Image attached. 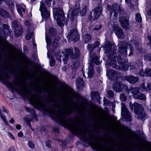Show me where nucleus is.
I'll use <instances>...</instances> for the list:
<instances>
[{"instance_id":"4c0bfd02","label":"nucleus","mask_w":151,"mask_h":151,"mask_svg":"<svg viewBox=\"0 0 151 151\" xmlns=\"http://www.w3.org/2000/svg\"><path fill=\"white\" fill-rule=\"evenodd\" d=\"M49 33L50 36H55L56 34V30L54 28H50L49 29Z\"/></svg>"},{"instance_id":"412c9836","label":"nucleus","mask_w":151,"mask_h":151,"mask_svg":"<svg viewBox=\"0 0 151 151\" xmlns=\"http://www.w3.org/2000/svg\"><path fill=\"white\" fill-rule=\"evenodd\" d=\"M92 12H93V17L95 18H98L102 12V8L99 6L95 8Z\"/></svg>"},{"instance_id":"72a5a7b5","label":"nucleus","mask_w":151,"mask_h":151,"mask_svg":"<svg viewBox=\"0 0 151 151\" xmlns=\"http://www.w3.org/2000/svg\"><path fill=\"white\" fill-rule=\"evenodd\" d=\"M120 88L121 92L124 91H128L129 90V89L127 85L121 83H120Z\"/></svg>"},{"instance_id":"1a4fd4ad","label":"nucleus","mask_w":151,"mask_h":151,"mask_svg":"<svg viewBox=\"0 0 151 151\" xmlns=\"http://www.w3.org/2000/svg\"><path fill=\"white\" fill-rule=\"evenodd\" d=\"M40 11L42 18L45 20L48 19L50 16V13L46 8L45 3L42 1H40Z\"/></svg>"},{"instance_id":"0eeeda50","label":"nucleus","mask_w":151,"mask_h":151,"mask_svg":"<svg viewBox=\"0 0 151 151\" xmlns=\"http://www.w3.org/2000/svg\"><path fill=\"white\" fill-rule=\"evenodd\" d=\"M107 8L110 12L111 17L113 13V19L114 20L116 19L117 14H119L121 11L120 6L118 4L114 3L113 4L112 6L109 5H107Z\"/></svg>"},{"instance_id":"09e8293b","label":"nucleus","mask_w":151,"mask_h":151,"mask_svg":"<svg viewBox=\"0 0 151 151\" xmlns=\"http://www.w3.org/2000/svg\"><path fill=\"white\" fill-rule=\"evenodd\" d=\"M55 56L56 59L59 61H60V62H61V60L60 59V58L61 57V54H60V52H57L55 54Z\"/></svg>"},{"instance_id":"864d4df0","label":"nucleus","mask_w":151,"mask_h":151,"mask_svg":"<svg viewBox=\"0 0 151 151\" xmlns=\"http://www.w3.org/2000/svg\"><path fill=\"white\" fill-rule=\"evenodd\" d=\"M7 4L8 6L9 9H10L12 11L14 8V3L11 2L10 3H7Z\"/></svg>"},{"instance_id":"393cba45","label":"nucleus","mask_w":151,"mask_h":151,"mask_svg":"<svg viewBox=\"0 0 151 151\" xmlns=\"http://www.w3.org/2000/svg\"><path fill=\"white\" fill-rule=\"evenodd\" d=\"M4 69L3 68L2 69H0V78L8 79L9 78V76L7 73L4 72Z\"/></svg>"},{"instance_id":"5fc2aeb1","label":"nucleus","mask_w":151,"mask_h":151,"mask_svg":"<svg viewBox=\"0 0 151 151\" xmlns=\"http://www.w3.org/2000/svg\"><path fill=\"white\" fill-rule=\"evenodd\" d=\"M33 33H29L27 34L26 36V39L27 40H29L31 39L32 36L33 35Z\"/></svg>"},{"instance_id":"4468645a","label":"nucleus","mask_w":151,"mask_h":151,"mask_svg":"<svg viewBox=\"0 0 151 151\" xmlns=\"http://www.w3.org/2000/svg\"><path fill=\"white\" fill-rule=\"evenodd\" d=\"M79 8H75L72 12L71 19L72 20L71 24H74V26H77V20L76 16L78 14L79 11Z\"/></svg>"},{"instance_id":"f03ea898","label":"nucleus","mask_w":151,"mask_h":151,"mask_svg":"<svg viewBox=\"0 0 151 151\" xmlns=\"http://www.w3.org/2000/svg\"><path fill=\"white\" fill-rule=\"evenodd\" d=\"M112 45L110 42L106 43L103 47L104 49V53L107 54V56L109 60L107 63L108 65H110L114 68L119 70H126L129 65L127 60H123L121 57L117 53H116V47H113Z\"/></svg>"},{"instance_id":"c9c22d12","label":"nucleus","mask_w":151,"mask_h":151,"mask_svg":"<svg viewBox=\"0 0 151 151\" xmlns=\"http://www.w3.org/2000/svg\"><path fill=\"white\" fill-rule=\"evenodd\" d=\"M50 101L54 103V105L55 107L57 108H59L60 105L58 102V100L55 98H51L50 99Z\"/></svg>"},{"instance_id":"69168bd1","label":"nucleus","mask_w":151,"mask_h":151,"mask_svg":"<svg viewBox=\"0 0 151 151\" xmlns=\"http://www.w3.org/2000/svg\"><path fill=\"white\" fill-rule=\"evenodd\" d=\"M104 104H103L104 106H107L109 103V101L108 99L104 98Z\"/></svg>"},{"instance_id":"3c124183","label":"nucleus","mask_w":151,"mask_h":151,"mask_svg":"<svg viewBox=\"0 0 151 151\" xmlns=\"http://www.w3.org/2000/svg\"><path fill=\"white\" fill-rule=\"evenodd\" d=\"M57 22L58 25L60 27H62L63 25V22L64 20H61L59 19V20L55 19Z\"/></svg>"},{"instance_id":"6e6552de","label":"nucleus","mask_w":151,"mask_h":151,"mask_svg":"<svg viewBox=\"0 0 151 151\" xmlns=\"http://www.w3.org/2000/svg\"><path fill=\"white\" fill-rule=\"evenodd\" d=\"M91 58H92V60H89L90 65L88 67V76L90 78L93 77L94 73V70L93 67V63H95L97 65H99L101 64V63L99 61V58L97 57L96 55L93 56H91Z\"/></svg>"},{"instance_id":"423d86ee","label":"nucleus","mask_w":151,"mask_h":151,"mask_svg":"<svg viewBox=\"0 0 151 151\" xmlns=\"http://www.w3.org/2000/svg\"><path fill=\"white\" fill-rule=\"evenodd\" d=\"M65 58L63 59V61L64 64L67 62V58H71L73 59H77L79 58L80 56V52L79 49L76 47L73 49L68 48L65 50Z\"/></svg>"},{"instance_id":"0e129e2a","label":"nucleus","mask_w":151,"mask_h":151,"mask_svg":"<svg viewBox=\"0 0 151 151\" xmlns=\"http://www.w3.org/2000/svg\"><path fill=\"white\" fill-rule=\"evenodd\" d=\"M116 101H114L112 103L111 109L113 113H114V108L115 107V103Z\"/></svg>"},{"instance_id":"a19ab883","label":"nucleus","mask_w":151,"mask_h":151,"mask_svg":"<svg viewBox=\"0 0 151 151\" xmlns=\"http://www.w3.org/2000/svg\"><path fill=\"white\" fill-rule=\"evenodd\" d=\"M120 99L121 101H125L127 100V97L124 93H122L120 95Z\"/></svg>"},{"instance_id":"a18cd8bd","label":"nucleus","mask_w":151,"mask_h":151,"mask_svg":"<svg viewBox=\"0 0 151 151\" xmlns=\"http://www.w3.org/2000/svg\"><path fill=\"white\" fill-rule=\"evenodd\" d=\"M145 76H151V69L147 68L145 69Z\"/></svg>"},{"instance_id":"4be33fe9","label":"nucleus","mask_w":151,"mask_h":151,"mask_svg":"<svg viewBox=\"0 0 151 151\" xmlns=\"http://www.w3.org/2000/svg\"><path fill=\"white\" fill-rule=\"evenodd\" d=\"M3 27L4 30L3 31L4 34L5 36H8V35H11L12 31L9 29L10 27L8 24H3Z\"/></svg>"},{"instance_id":"c03bdc74","label":"nucleus","mask_w":151,"mask_h":151,"mask_svg":"<svg viewBox=\"0 0 151 151\" xmlns=\"http://www.w3.org/2000/svg\"><path fill=\"white\" fill-rule=\"evenodd\" d=\"M145 59L148 61H151V53L147 54L144 56Z\"/></svg>"},{"instance_id":"37998d69","label":"nucleus","mask_w":151,"mask_h":151,"mask_svg":"<svg viewBox=\"0 0 151 151\" xmlns=\"http://www.w3.org/2000/svg\"><path fill=\"white\" fill-rule=\"evenodd\" d=\"M135 19L138 22H140L142 21V18L139 13H137L136 14Z\"/></svg>"},{"instance_id":"9d476101","label":"nucleus","mask_w":151,"mask_h":151,"mask_svg":"<svg viewBox=\"0 0 151 151\" xmlns=\"http://www.w3.org/2000/svg\"><path fill=\"white\" fill-rule=\"evenodd\" d=\"M129 105L132 111L135 113H142L144 110L142 106L136 102L133 104L129 103Z\"/></svg>"},{"instance_id":"5701e85b","label":"nucleus","mask_w":151,"mask_h":151,"mask_svg":"<svg viewBox=\"0 0 151 151\" xmlns=\"http://www.w3.org/2000/svg\"><path fill=\"white\" fill-rule=\"evenodd\" d=\"M130 92L133 94L134 98L137 96L138 94L140 92L139 89L137 87H131L129 90Z\"/></svg>"},{"instance_id":"c756f323","label":"nucleus","mask_w":151,"mask_h":151,"mask_svg":"<svg viewBox=\"0 0 151 151\" xmlns=\"http://www.w3.org/2000/svg\"><path fill=\"white\" fill-rule=\"evenodd\" d=\"M135 116L138 119L142 120L147 119L148 117L147 114H136Z\"/></svg>"},{"instance_id":"473e14b6","label":"nucleus","mask_w":151,"mask_h":151,"mask_svg":"<svg viewBox=\"0 0 151 151\" xmlns=\"http://www.w3.org/2000/svg\"><path fill=\"white\" fill-rule=\"evenodd\" d=\"M135 98L137 99L145 100L146 99V97L145 95L144 94L139 93V94L137 95V96Z\"/></svg>"},{"instance_id":"f3484780","label":"nucleus","mask_w":151,"mask_h":151,"mask_svg":"<svg viewBox=\"0 0 151 151\" xmlns=\"http://www.w3.org/2000/svg\"><path fill=\"white\" fill-rule=\"evenodd\" d=\"M76 103L73 101L70 102L69 103H67L63 106L64 108L66 110L71 111L76 109Z\"/></svg>"},{"instance_id":"774afa93","label":"nucleus","mask_w":151,"mask_h":151,"mask_svg":"<svg viewBox=\"0 0 151 151\" xmlns=\"http://www.w3.org/2000/svg\"><path fill=\"white\" fill-rule=\"evenodd\" d=\"M99 42L98 41H96L95 42L93 45V48H94V49L96 47H98L99 46Z\"/></svg>"},{"instance_id":"7c9ffc66","label":"nucleus","mask_w":151,"mask_h":151,"mask_svg":"<svg viewBox=\"0 0 151 151\" xmlns=\"http://www.w3.org/2000/svg\"><path fill=\"white\" fill-rule=\"evenodd\" d=\"M120 83H116L113 85V88L114 90L116 92H120Z\"/></svg>"},{"instance_id":"c85d7f7f","label":"nucleus","mask_w":151,"mask_h":151,"mask_svg":"<svg viewBox=\"0 0 151 151\" xmlns=\"http://www.w3.org/2000/svg\"><path fill=\"white\" fill-rule=\"evenodd\" d=\"M121 104V113H129V112L128 110V108L125 104L124 103H122Z\"/></svg>"},{"instance_id":"dca6fc26","label":"nucleus","mask_w":151,"mask_h":151,"mask_svg":"<svg viewBox=\"0 0 151 151\" xmlns=\"http://www.w3.org/2000/svg\"><path fill=\"white\" fill-rule=\"evenodd\" d=\"M106 75L111 80H116L118 77L116 72L111 69L107 70Z\"/></svg>"},{"instance_id":"49530a36","label":"nucleus","mask_w":151,"mask_h":151,"mask_svg":"<svg viewBox=\"0 0 151 151\" xmlns=\"http://www.w3.org/2000/svg\"><path fill=\"white\" fill-rule=\"evenodd\" d=\"M55 0H45V2L48 6H51V2H52V4L54 5L55 4Z\"/></svg>"},{"instance_id":"4d7b16f0","label":"nucleus","mask_w":151,"mask_h":151,"mask_svg":"<svg viewBox=\"0 0 151 151\" xmlns=\"http://www.w3.org/2000/svg\"><path fill=\"white\" fill-rule=\"evenodd\" d=\"M26 110L27 111V112H29L30 113H35L34 109H31L29 107H26Z\"/></svg>"},{"instance_id":"6e6d98bb","label":"nucleus","mask_w":151,"mask_h":151,"mask_svg":"<svg viewBox=\"0 0 151 151\" xmlns=\"http://www.w3.org/2000/svg\"><path fill=\"white\" fill-rule=\"evenodd\" d=\"M4 114H0V116L6 125H8V123L6 121V117L3 115Z\"/></svg>"},{"instance_id":"13d9d810","label":"nucleus","mask_w":151,"mask_h":151,"mask_svg":"<svg viewBox=\"0 0 151 151\" xmlns=\"http://www.w3.org/2000/svg\"><path fill=\"white\" fill-rule=\"evenodd\" d=\"M28 145L29 147L32 149L34 148L35 145L30 140L28 142Z\"/></svg>"},{"instance_id":"ea45409f","label":"nucleus","mask_w":151,"mask_h":151,"mask_svg":"<svg viewBox=\"0 0 151 151\" xmlns=\"http://www.w3.org/2000/svg\"><path fill=\"white\" fill-rule=\"evenodd\" d=\"M71 96L76 99H79L80 98V96L73 90L72 91L70 92Z\"/></svg>"},{"instance_id":"aec40b11","label":"nucleus","mask_w":151,"mask_h":151,"mask_svg":"<svg viewBox=\"0 0 151 151\" xmlns=\"http://www.w3.org/2000/svg\"><path fill=\"white\" fill-rule=\"evenodd\" d=\"M17 11L20 16L23 17V15L25 14V6L24 4H16Z\"/></svg>"},{"instance_id":"8fccbe9b","label":"nucleus","mask_w":151,"mask_h":151,"mask_svg":"<svg viewBox=\"0 0 151 151\" xmlns=\"http://www.w3.org/2000/svg\"><path fill=\"white\" fill-rule=\"evenodd\" d=\"M50 58V65L51 66H53L55 64V59L52 56H51Z\"/></svg>"},{"instance_id":"9b49d317","label":"nucleus","mask_w":151,"mask_h":151,"mask_svg":"<svg viewBox=\"0 0 151 151\" xmlns=\"http://www.w3.org/2000/svg\"><path fill=\"white\" fill-rule=\"evenodd\" d=\"M53 14L55 19L64 20V15L63 11L60 8H55L53 9Z\"/></svg>"},{"instance_id":"a878e982","label":"nucleus","mask_w":151,"mask_h":151,"mask_svg":"<svg viewBox=\"0 0 151 151\" xmlns=\"http://www.w3.org/2000/svg\"><path fill=\"white\" fill-rule=\"evenodd\" d=\"M83 41L86 43H89L91 39V37L89 34L86 33L82 35Z\"/></svg>"},{"instance_id":"de8ad7c7","label":"nucleus","mask_w":151,"mask_h":151,"mask_svg":"<svg viewBox=\"0 0 151 151\" xmlns=\"http://www.w3.org/2000/svg\"><path fill=\"white\" fill-rule=\"evenodd\" d=\"M45 39L47 45H49L51 42V39L50 37L49 36L46 35L45 36Z\"/></svg>"},{"instance_id":"f8f14e48","label":"nucleus","mask_w":151,"mask_h":151,"mask_svg":"<svg viewBox=\"0 0 151 151\" xmlns=\"http://www.w3.org/2000/svg\"><path fill=\"white\" fill-rule=\"evenodd\" d=\"M73 25V28L74 29H71L70 32L68 34L67 37L69 39L71 40L74 42L78 40L79 37L78 35L77 30L76 29V27L74 26V24H72Z\"/></svg>"},{"instance_id":"2f4dec72","label":"nucleus","mask_w":151,"mask_h":151,"mask_svg":"<svg viewBox=\"0 0 151 151\" xmlns=\"http://www.w3.org/2000/svg\"><path fill=\"white\" fill-rule=\"evenodd\" d=\"M94 49V48H93V45L92 44H88V49L89 51H90V58L91 59L90 60H92V58L91 57V56H93L94 55H96V56L97 57H98L95 54H93V55L92 51Z\"/></svg>"},{"instance_id":"cd10ccee","label":"nucleus","mask_w":151,"mask_h":151,"mask_svg":"<svg viewBox=\"0 0 151 151\" xmlns=\"http://www.w3.org/2000/svg\"><path fill=\"white\" fill-rule=\"evenodd\" d=\"M0 15L4 17H9V13L3 9L1 8H0Z\"/></svg>"},{"instance_id":"f704fd0d","label":"nucleus","mask_w":151,"mask_h":151,"mask_svg":"<svg viewBox=\"0 0 151 151\" xmlns=\"http://www.w3.org/2000/svg\"><path fill=\"white\" fill-rule=\"evenodd\" d=\"M114 96V93L111 90H109L107 91L106 96L108 98L111 99H113Z\"/></svg>"},{"instance_id":"603ef678","label":"nucleus","mask_w":151,"mask_h":151,"mask_svg":"<svg viewBox=\"0 0 151 151\" xmlns=\"http://www.w3.org/2000/svg\"><path fill=\"white\" fill-rule=\"evenodd\" d=\"M58 42L56 39L55 38L54 39L53 43V47H55L56 48L58 46L59 44Z\"/></svg>"},{"instance_id":"7ed1b4c3","label":"nucleus","mask_w":151,"mask_h":151,"mask_svg":"<svg viewBox=\"0 0 151 151\" xmlns=\"http://www.w3.org/2000/svg\"><path fill=\"white\" fill-rule=\"evenodd\" d=\"M26 80L27 79H26L25 81L23 82L20 80H16L13 82V84L9 83V85L12 89L22 94L31 95L30 99L33 103L37 106L42 107L43 103L42 101L37 95L32 94L31 91L28 89L25 82Z\"/></svg>"},{"instance_id":"58836bf2","label":"nucleus","mask_w":151,"mask_h":151,"mask_svg":"<svg viewBox=\"0 0 151 151\" xmlns=\"http://www.w3.org/2000/svg\"><path fill=\"white\" fill-rule=\"evenodd\" d=\"M122 116H124L127 121H131L132 120V118L131 114H121Z\"/></svg>"},{"instance_id":"2eb2a0df","label":"nucleus","mask_w":151,"mask_h":151,"mask_svg":"<svg viewBox=\"0 0 151 151\" xmlns=\"http://www.w3.org/2000/svg\"><path fill=\"white\" fill-rule=\"evenodd\" d=\"M119 21L122 26L125 29H128L129 28V19L124 17H121L119 19Z\"/></svg>"},{"instance_id":"e433bc0d","label":"nucleus","mask_w":151,"mask_h":151,"mask_svg":"<svg viewBox=\"0 0 151 151\" xmlns=\"http://www.w3.org/2000/svg\"><path fill=\"white\" fill-rule=\"evenodd\" d=\"M87 8L86 5H84L83 6L82 9L80 12V14L81 16H84L85 15Z\"/></svg>"},{"instance_id":"79ce46f5","label":"nucleus","mask_w":151,"mask_h":151,"mask_svg":"<svg viewBox=\"0 0 151 151\" xmlns=\"http://www.w3.org/2000/svg\"><path fill=\"white\" fill-rule=\"evenodd\" d=\"M99 93L97 91L92 92L91 98L93 99H97L99 96Z\"/></svg>"},{"instance_id":"f257e3e1","label":"nucleus","mask_w":151,"mask_h":151,"mask_svg":"<svg viewBox=\"0 0 151 151\" xmlns=\"http://www.w3.org/2000/svg\"><path fill=\"white\" fill-rule=\"evenodd\" d=\"M59 125L69 129L72 132L77 133L87 143H92L95 139L93 133L87 129L85 124L77 118L70 117V114H46Z\"/></svg>"},{"instance_id":"6ab92c4d","label":"nucleus","mask_w":151,"mask_h":151,"mask_svg":"<svg viewBox=\"0 0 151 151\" xmlns=\"http://www.w3.org/2000/svg\"><path fill=\"white\" fill-rule=\"evenodd\" d=\"M125 79L128 82L132 83L135 84L139 80V78L137 77H135L133 75H128L125 76Z\"/></svg>"},{"instance_id":"bb28decb","label":"nucleus","mask_w":151,"mask_h":151,"mask_svg":"<svg viewBox=\"0 0 151 151\" xmlns=\"http://www.w3.org/2000/svg\"><path fill=\"white\" fill-rule=\"evenodd\" d=\"M84 81L83 78L80 77L78 78L76 82L77 87L80 88L83 86Z\"/></svg>"},{"instance_id":"338daca9","label":"nucleus","mask_w":151,"mask_h":151,"mask_svg":"<svg viewBox=\"0 0 151 151\" xmlns=\"http://www.w3.org/2000/svg\"><path fill=\"white\" fill-rule=\"evenodd\" d=\"M51 142L50 140L47 141L46 142V146L49 148H50L51 147Z\"/></svg>"},{"instance_id":"ddd939ff","label":"nucleus","mask_w":151,"mask_h":151,"mask_svg":"<svg viewBox=\"0 0 151 151\" xmlns=\"http://www.w3.org/2000/svg\"><path fill=\"white\" fill-rule=\"evenodd\" d=\"M24 119L26 122L27 125L33 131L34 129L32 127L30 122L35 120L36 121H38V119L37 118V116L36 114H30L27 115L24 118Z\"/></svg>"},{"instance_id":"052dcab7","label":"nucleus","mask_w":151,"mask_h":151,"mask_svg":"<svg viewBox=\"0 0 151 151\" xmlns=\"http://www.w3.org/2000/svg\"><path fill=\"white\" fill-rule=\"evenodd\" d=\"M12 26L14 27L15 28H17L19 26H18L17 22L16 21L14 20L13 22Z\"/></svg>"},{"instance_id":"b1692460","label":"nucleus","mask_w":151,"mask_h":151,"mask_svg":"<svg viewBox=\"0 0 151 151\" xmlns=\"http://www.w3.org/2000/svg\"><path fill=\"white\" fill-rule=\"evenodd\" d=\"M23 32V30L22 27L19 26L17 29L15 30L14 31L15 36L17 37H20L22 35Z\"/></svg>"},{"instance_id":"a211bd4d","label":"nucleus","mask_w":151,"mask_h":151,"mask_svg":"<svg viewBox=\"0 0 151 151\" xmlns=\"http://www.w3.org/2000/svg\"><path fill=\"white\" fill-rule=\"evenodd\" d=\"M114 32L118 38L123 39L124 38V33L120 28L118 27H115L114 29Z\"/></svg>"},{"instance_id":"20e7f679","label":"nucleus","mask_w":151,"mask_h":151,"mask_svg":"<svg viewBox=\"0 0 151 151\" xmlns=\"http://www.w3.org/2000/svg\"><path fill=\"white\" fill-rule=\"evenodd\" d=\"M129 45L130 48V52L129 56L132 55L134 52V47L136 48L137 49H139V42L137 41L132 40L129 41L128 43L124 41L120 42L118 44V51L120 55L124 57H126L127 54V47Z\"/></svg>"},{"instance_id":"39448f33","label":"nucleus","mask_w":151,"mask_h":151,"mask_svg":"<svg viewBox=\"0 0 151 151\" xmlns=\"http://www.w3.org/2000/svg\"><path fill=\"white\" fill-rule=\"evenodd\" d=\"M83 110L87 113H108L109 110L107 108L104 110L94 104H86L83 106Z\"/></svg>"},{"instance_id":"680f3d73","label":"nucleus","mask_w":151,"mask_h":151,"mask_svg":"<svg viewBox=\"0 0 151 151\" xmlns=\"http://www.w3.org/2000/svg\"><path fill=\"white\" fill-rule=\"evenodd\" d=\"M145 71L142 69H141L139 73V74L141 76H145Z\"/></svg>"},{"instance_id":"e2e57ef3","label":"nucleus","mask_w":151,"mask_h":151,"mask_svg":"<svg viewBox=\"0 0 151 151\" xmlns=\"http://www.w3.org/2000/svg\"><path fill=\"white\" fill-rule=\"evenodd\" d=\"M140 88L142 91H146V90L147 87L145 86L144 83H143L141 84L140 86Z\"/></svg>"},{"instance_id":"bf43d9fd","label":"nucleus","mask_w":151,"mask_h":151,"mask_svg":"<svg viewBox=\"0 0 151 151\" xmlns=\"http://www.w3.org/2000/svg\"><path fill=\"white\" fill-rule=\"evenodd\" d=\"M146 91L148 92H151V84L147 83Z\"/></svg>"}]
</instances>
